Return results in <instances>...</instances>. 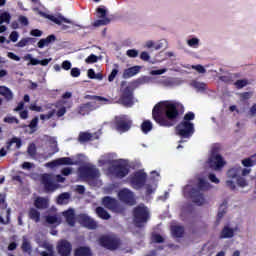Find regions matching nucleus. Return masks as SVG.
<instances>
[{"instance_id": "f257e3e1", "label": "nucleus", "mask_w": 256, "mask_h": 256, "mask_svg": "<svg viewBox=\"0 0 256 256\" xmlns=\"http://www.w3.org/2000/svg\"><path fill=\"white\" fill-rule=\"evenodd\" d=\"M185 111L183 104L166 100L156 104L152 110V119L160 127H175L179 116Z\"/></svg>"}, {"instance_id": "f03ea898", "label": "nucleus", "mask_w": 256, "mask_h": 256, "mask_svg": "<svg viewBox=\"0 0 256 256\" xmlns=\"http://www.w3.org/2000/svg\"><path fill=\"white\" fill-rule=\"evenodd\" d=\"M85 99H89L93 102L80 104V106L78 107V113L83 117H85V115H89L90 113H92V111H97L100 105H109V103H111V100L109 98L97 95H86Z\"/></svg>"}, {"instance_id": "7ed1b4c3", "label": "nucleus", "mask_w": 256, "mask_h": 256, "mask_svg": "<svg viewBox=\"0 0 256 256\" xmlns=\"http://www.w3.org/2000/svg\"><path fill=\"white\" fill-rule=\"evenodd\" d=\"M207 187L208 184L203 179H200L198 188H195L191 185H186L183 189L184 197H189L192 199L193 203L201 207V205H205V196H203L201 191H205Z\"/></svg>"}, {"instance_id": "20e7f679", "label": "nucleus", "mask_w": 256, "mask_h": 256, "mask_svg": "<svg viewBox=\"0 0 256 256\" xmlns=\"http://www.w3.org/2000/svg\"><path fill=\"white\" fill-rule=\"evenodd\" d=\"M132 215L134 224L139 228L143 227V224L147 223V221H149V219L151 218L149 208H147V206H145L144 204H140L134 207Z\"/></svg>"}, {"instance_id": "39448f33", "label": "nucleus", "mask_w": 256, "mask_h": 256, "mask_svg": "<svg viewBox=\"0 0 256 256\" xmlns=\"http://www.w3.org/2000/svg\"><path fill=\"white\" fill-rule=\"evenodd\" d=\"M99 244L108 251H117L121 247V238L115 234H105L99 237Z\"/></svg>"}, {"instance_id": "423d86ee", "label": "nucleus", "mask_w": 256, "mask_h": 256, "mask_svg": "<svg viewBox=\"0 0 256 256\" xmlns=\"http://www.w3.org/2000/svg\"><path fill=\"white\" fill-rule=\"evenodd\" d=\"M102 204L106 209H109V211H112V213H119L120 215H125L127 208L117 199L111 197V196H106L102 199Z\"/></svg>"}, {"instance_id": "0eeeda50", "label": "nucleus", "mask_w": 256, "mask_h": 256, "mask_svg": "<svg viewBox=\"0 0 256 256\" xmlns=\"http://www.w3.org/2000/svg\"><path fill=\"white\" fill-rule=\"evenodd\" d=\"M129 183L132 189H143V187H145V183H147V173L143 172V170L134 172L129 177Z\"/></svg>"}, {"instance_id": "6e6552de", "label": "nucleus", "mask_w": 256, "mask_h": 256, "mask_svg": "<svg viewBox=\"0 0 256 256\" xmlns=\"http://www.w3.org/2000/svg\"><path fill=\"white\" fill-rule=\"evenodd\" d=\"M207 163L210 169H214V171H219L225 167V160H223V156L219 154V150L217 148L212 149Z\"/></svg>"}, {"instance_id": "1a4fd4ad", "label": "nucleus", "mask_w": 256, "mask_h": 256, "mask_svg": "<svg viewBox=\"0 0 256 256\" xmlns=\"http://www.w3.org/2000/svg\"><path fill=\"white\" fill-rule=\"evenodd\" d=\"M112 165L108 168L109 173L116 177V179H125L129 175V166L127 164L117 163L112 161Z\"/></svg>"}, {"instance_id": "9d476101", "label": "nucleus", "mask_w": 256, "mask_h": 256, "mask_svg": "<svg viewBox=\"0 0 256 256\" xmlns=\"http://www.w3.org/2000/svg\"><path fill=\"white\" fill-rule=\"evenodd\" d=\"M176 133L182 139H189L195 133V124L182 121L176 126Z\"/></svg>"}, {"instance_id": "9b49d317", "label": "nucleus", "mask_w": 256, "mask_h": 256, "mask_svg": "<svg viewBox=\"0 0 256 256\" xmlns=\"http://www.w3.org/2000/svg\"><path fill=\"white\" fill-rule=\"evenodd\" d=\"M132 125L133 121L125 115L116 116L114 119V127L118 133H127Z\"/></svg>"}, {"instance_id": "f8f14e48", "label": "nucleus", "mask_w": 256, "mask_h": 256, "mask_svg": "<svg viewBox=\"0 0 256 256\" xmlns=\"http://www.w3.org/2000/svg\"><path fill=\"white\" fill-rule=\"evenodd\" d=\"M40 181L43 184L46 193H54L59 189V184L55 182L53 174L44 173L40 177Z\"/></svg>"}, {"instance_id": "ddd939ff", "label": "nucleus", "mask_w": 256, "mask_h": 256, "mask_svg": "<svg viewBox=\"0 0 256 256\" xmlns=\"http://www.w3.org/2000/svg\"><path fill=\"white\" fill-rule=\"evenodd\" d=\"M80 177L82 179H87L88 181H91L93 179L99 178L101 175L99 173V169H97L95 166H84L79 169Z\"/></svg>"}, {"instance_id": "4468645a", "label": "nucleus", "mask_w": 256, "mask_h": 256, "mask_svg": "<svg viewBox=\"0 0 256 256\" xmlns=\"http://www.w3.org/2000/svg\"><path fill=\"white\" fill-rule=\"evenodd\" d=\"M118 197L122 203H125L126 205L133 206L135 203H137V200H135V193L133 191L129 190V188H123L118 192Z\"/></svg>"}, {"instance_id": "2eb2a0df", "label": "nucleus", "mask_w": 256, "mask_h": 256, "mask_svg": "<svg viewBox=\"0 0 256 256\" xmlns=\"http://www.w3.org/2000/svg\"><path fill=\"white\" fill-rule=\"evenodd\" d=\"M120 105L124 107H132L133 105V89L129 86L122 90V94L119 98Z\"/></svg>"}, {"instance_id": "dca6fc26", "label": "nucleus", "mask_w": 256, "mask_h": 256, "mask_svg": "<svg viewBox=\"0 0 256 256\" xmlns=\"http://www.w3.org/2000/svg\"><path fill=\"white\" fill-rule=\"evenodd\" d=\"M56 249L58 251V255L69 256L71 255V251H73V245L68 240L62 239L57 243Z\"/></svg>"}, {"instance_id": "f3484780", "label": "nucleus", "mask_w": 256, "mask_h": 256, "mask_svg": "<svg viewBox=\"0 0 256 256\" xmlns=\"http://www.w3.org/2000/svg\"><path fill=\"white\" fill-rule=\"evenodd\" d=\"M96 13L98 14V17H100V19L94 21L93 27H101L103 25H109L111 23V19L107 17V10L105 8L98 7L96 9Z\"/></svg>"}, {"instance_id": "a211bd4d", "label": "nucleus", "mask_w": 256, "mask_h": 256, "mask_svg": "<svg viewBox=\"0 0 256 256\" xmlns=\"http://www.w3.org/2000/svg\"><path fill=\"white\" fill-rule=\"evenodd\" d=\"M39 15L41 17H44V19H49V21H52L56 25H62V23H69V24L73 23L71 20L65 18L64 16L55 17L54 15L47 14L43 11H39Z\"/></svg>"}, {"instance_id": "6ab92c4d", "label": "nucleus", "mask_w": 256, "mask_h": 256, "mask_svg": "<svg viewBox=\"0 0 256 256\" xmlns=\"http://www.w3.org/2000/svg\"><path fill=\"white\" fill-rule=\"evenodd\" d=\"M79 223L86 229H97V222L85 214L79 216Z\"/></svg>"}, {"instance_id": "aec40b11", "label": "nucleus", "mask_w": 256, "mask_h": 256, "mask_svg": "<svg viewBox=\"0 0 256 256\" xmlns=\"http://www.w3.org/2000/svg\"><path fill=\"white\" fill-rule=\"evenodd\" d=\"M63 217L66 219V223L70 227H75V210L73 208H70L62 213Z\"/></svg>"}, {"instance_id": "412c9836", "label": "nucleus", "mask_w": 256, "mask_h": 256, "mask_svg": "<svg viewBox=\"0 0 256 256\" xmlns=\"http://www.w3.org/2000/svg\"><path fill=\"white\" fill-rule=\"evenodd\" d=\"M139 71H141V66H133L128 69H125L123 73V78L131 79V77H135V75H137Z\"/></svg>"}, {"instance_id": "4be33fe9", "label": "nucleus", "mask_w": 256, "mask_h": 256, "mask_svg": "<svg viewBox=\"0 0 256 256\" xmlns=\"http://www.w3.org/2000/svg\"><path fill=\"white\" fill-rule=\"evenodd\" d=\"M54 41H57V37L55 34L49 35L47 38H42L37 43L39 49H43L44 47H47L50 43H54Z\"/></svg>"}, {"instance_id": "5701e85b", "label": "nucleus", "mask_w": 256, "mask_h": 256, "mask_svg": "<svg viewBox=\"0 0 256 256\" xmlns=\"http://www.w3.org/2000/svg\"><path fill=\"white\" fill-rule=\"evenodd\" d=\"M239 177H241V166L240 165H236L227 171L228 179H237Z\"/></svg>"}, {"instance_id": "b1692460", "label": "nucleus", "mask_w": 256, "mask_h": 256, "mask_svg": "<svg viewBox=\"0 0 256 256\" xmlns=\"http://www.w3.org/2000/svg\"><path fill=\"white\" fill-rule=\"evenodd\" d=\"M235 235V230L230 228L229 226H224L222 231L220 232L219 239H231Z\"/></svg>"}, {"instance_id": "393cba45", "label": "nucleus", "mask_w": 256, "mask_h": 256, "mask_svg": "<svg viewBox=\"0 0 256 256\" xmlns=\"http://www.w3.org/2000/svg\"><path fill=\"white\" fill-rule=\"evenodd\" d=\"M74 256H93L91 248L87 246H80L75 249Z\"/></svg>"}, {"instance_id": "a878e982", "label": "nucleus", "mask_w": 256, "mask_h": 256, "mask_svg": "<svg viewBox=\"0 0 256 256\" xmlns=\"http://www.w3.org/2000/svg\"><path fill=\"white\" fill-rule=\"evenodd\" d=\"M21 250L28 255H31V253H33V246H31V242H29L27 236H23L22 238Z\"/></svg>"}, {"instance_id": "bb28decb", "label": "nucleus", "mask_w": 256, "mask_h": 256, "mask_svg": "<svg viewBox=\"0 0 256 256\" xmlns=\"http://www.w3.org/2000/svg\"><path fill=\"white\" fill-rule=\"evenodd\" d=\"M36 209H47L49 207V201L43 197H37L34 201Z\"/></svg>"}, {"instance_id": "cd10ccee", "label": "nucleus", "mask_w": 256, "mask_h": 256, "mask_svg": "<svg viewBox=\"0 0 256 256\" xmlns=\"http://www.w3.org/2000/svg\"><path fill=\"white\" fill-rule=\"evenodd\" d=\"M96 215H98V217H100V219H103L104 221H109V219H111V214L101 206H98L96 208Z\"/></svg>"}, {"instance_id": "c85d7f7f", "label": "nucleus", "mask_w": 256, "mask_h": 256, "mask_svg": "<svg viewBox=\"0 0 256 256\" xmlns=\"http://www.w3.org/2000/svg\"><path fill=\"white\" fill-rule=\"evenodd\" d=\"M172 235L177 239H181L185 235V228L183 226H172L171 227Z\"/></svg>"}, {"instance_id": "c756f323", "label": "nucleus", "mask_w": 256, "mask_h": 256, "mask_svg": "<svg viewBox=\"0 0 256 256\" xmlns=\"http://www.w3.org/2000/svg\"><path fill=\"white\" fill-rule=\"evenodd\" d=\"M29 217L35 223H39L41 221V212L35 208H31L29 211Z\"/></svg>"}, {"instance_id": "7c9ffc66", "label": "nucleus", "mask_w": 256, "mask_h": 256, "mask_svg": "<svg viewBox=\"0 0 256 256\" xmlns=\"http://www.w3.org/2000/svg\"><path fill=\"white\" fill-rule=\"evenodd\" d=\"M93 139V134L89 132H80L78 136L79 143H87Z\"/></svg>"}, {"instance_id": "2f4dec72", "label": "nucleus", "mask_w": 256, "mask_h": 256, "mask_svg": "<svg viewBox=\"0 0 256 256\" xmlns=\"http://www.w3.org/2000/svg\"><path fill=\"white\" fill-rule=\"evenodd\" d=\"M0 95L5 97L7 101H11V99H13V93L9 88L5 86H0Z\"/></svg>"}, {"instance_id": "473e14b6", "label": "nucleus", "mask_w": 256, "mask_h": 256, "mask_svg": "<svg viewBox=\"0 0 256 256\" xmlns=\"http://www.w3.org/2000/svg\"><path fill=\"white\" fill-rule=\"evenodd\" d=\"M46 223L48 225H61V218L57 215H48L46 216Z\"/></svg>"}, {"instance_id": "72a5a7b5", "label": "nucleus", "mask_w": 256, "mask_h": 256, "mask_svg": "<svg viewBox=\"0 0 256 256\" xmlns=\"http://www.w3.org/2000/svg\"><path fill=\"white\" fill-rule=\"evenodd\" d=\"M225 213H227V202H223L220 205L218 214H217V222L219 223V221H221V219H223V217L225 216Z\"/></svg>"}, {"instance_id": "f704fd0d", "label": "nucleus", "mask_w": 256, "mask_h": 256, "mask_svg": "<svg viewBox=\"0 0 256 256\" xmlns=\"http://www.w3.org/2000/svg\"><path fill=\"white\" fill-rule=\"evenodd\" d=\"M70 197L71 194H69V192H64L60 194L57 198L58 205H65V203H67L66 201H69Z\"/></svg>"}, {"instance_id": "c9c22d12", "label": "nucleus", "mask_w": 256, "mask_h": 256, "mask_svg": "<svg viewBox=\"0 0 256 256\" xmlns=\"http://www.w3.org/2000/svg\"><path fill=\"white\" fill-rule=\"evenodd\" d=\"M35 41H37V39L31 37L23 38L17 43V47H26V45H29V43H35Z\"/></svg>"}, {"instance_id": "e433bc0d", "label": "nucleus", "mask_w": 256, "mask_h": 256, "mask_svg": "<svg viewBox=\"0 0 256 256\" xmlns=\"http://www.w3.org/2000/svg\"><path fill=\"white\" fill-rule=\"evenodd\" d=\"M141 129L142 131L147 134L149 133V131H151L153 129V123H151V121L149 120H145L142 124H141Z\"/></svg>"}, {"instance_id": "4c0bfd02", "label": "nucleus", "mask_w": 256, "mask_h": 256, "mask_svg": "<svg viewBox=\"0 0 256 256\" xmlns=\"http://www.w3.org/2000/svg\"><path fill=\"white\" fill-rule=\"evenodd\" d=\"M192 87H194V89L197 91H205L207 89V84L199 81H193Z\"/></svg>"}, {"instance_id": "58836bf2", "label": "nucleus", "mask_w": 256, "mask_h": 256, "mask_svg": "<svg viewBox=\"0 0 256 256\" xmlns=\"http://www.w3.org/2000/svg\"><path fill=\"white\" fill-rule=\"evenodd\" d=\"M3 23H11V14L9 12H3L0 15V25H3Z\"/></svg>"}, {"instance_id": "ea45409f", "label": "nucleus", "mask_w": 256, "mask_h": 256, "mask_svg": "<svg viewBox=\"0 0 256 256\" xmlns=\"http://www.w3.org/2000/svg\"><path fill=\"white\" fill-rule=\"evenodd\" d=\"M58 163L59 165H75V162L70 157L58 158Z\"/></svg>"}, {"instance_id": "a19ab883", "label": "nucleus", "mask_w": 256, "mask_h": 256, "mask_svg": "<svg viewBox=\"0 0 256 256\" xmlns=\"http://www.w3.org/2000/svg\"><path fill=\"white\" fill-rule=\"evenodd\" d=\"M37 125H39V117L36 116L31 120L30 124L28 125L32 133H35V131H37Z\"/></svg>"}, {"instance_id": "79ce46f5", "label": "nucleus", "mask_w": 256, "mask_h": 256, "mask_svg": "<svg viewBox=\"0 0 256 256\" xmlns=\"http://www.w3.org/2000/svg\"><path fill=\"white\" fill-rule=\"evenodd\" d=\"M236 89H243V87H247V85H249V80L247 79H240V80H237L235 83H234Z\"/></svg>"}, {"instance_id": "37998d69", "label": "nucleus", "mask_w": 256, "mask_h": 256, "mask_svg": "<svg viewBox=\"0 0 256 256\" xmlns=\"http://www.w3.org/2000/svg\"><path fill=\"white\" fill-rule=\"evenodd\" d=\"M11 221V208H8L6 211V220L3 219V217L0 216V223L2 225H9V222Z\"/></svg>"}, {"instance_id": "c03bdc74", "label": "nucleus", "mask_w": 256, "mask_h": 256, "mask_svg": "<svg viewBox=\"0 0 256 256\" xmlns=\"http://www.w3.org/2000/svg\"><path fill=\"white\" fill-rule=\"evenodd\" d=\"M243 167H255L256 161L251 158H246L242 160Z\"/></svg>"}, {"instance_id": "a18cd8bd", "label": "nucleus", "mask_w": 256, "mask_h": 256, "mask_svg": "<svg viewBox=\"0 0 256 256\" xmlns=\"http://www.w3.org/2000/svg\"><path fill=\"white\" fill-rule=\"evenodd\" d=\"M97 61H99V57H97V55L95 54H91L85 59V63H87L88 65H91L92 63H97Z\"/></svg>"}, {"instance_id": "49530a36", "label": "nucleus", "mask_w": 256, "mask_h": 256, "mask_svg": "<svg viewBox=\"0 0 256 256\" xmlns=\"http://www.w3.org/2000/svg\"><path fill=\"white\" fill-rule=\"evenodd\" d=\"M46 249L47 251L49 252H46V251H42L40 253L41 256H55V252H53V246L52 245H47L46 246Z\"/></svg>"}, {"instance_id": "de8ad7c7", "label": "nucleus", "mask_w": 256, "mask_h": 256, "mask_svg": "<svg viewBox=\"0 0 256 256\" xmlns=\"http://www.w3.org/2000/svg\"><path fill=\"white\" fill-rule=\"evenodd\" d=\"M195 120V113L193 112H188L184 115V119L182 121L186 123H191V121Z\"/></svg>"}, {"instance_id": "09e8293b", "label": "nucleus", "mask_w": 256, "mask_h": 256, "mask_svg": "<svg viewBox=\"0 0 256 256\" xmlns=\"http://www.w3.org/2000/svg\"><path fill=\"white\" fill-rule=\"evenodd\" d=\"M236 183H237L238 187H247V185H249L247 180L244 177H242V176H239L236 179Z\"/></svg>"}, {"instance_id": "8fccbe9b", "label": "nucleus", "mask_w": 256, "mask_h": 256, "mask_svg": "<svg viewBox=\"0 0 256 256\" xmlns=\"http://www.w3.org/2000/svg\"><path fill=\"white\" fill-rule=\"evenodd\" d=\"M219 79L222 83H233V75L231 74L220 76Z\"/></svg>"}, {"instance_id": "3c124183", "label": "nucleus", "mask_w": 256, "mask_h": 256, "mask_svg": "<svg viewBox=\"0 0 256 256\" xmlns=\"http://www.w3.org/2000/svg\"><path fill=\"white\" fill-rule=\"evenodd\" d=\"M4 123H16V125H19V119H17L15 116H8L4 118Z\"/></svg>"}, {"instance_id": "603ef678", "label": "nucleus", "mask_w": 256, "mask_h": 256, "mask_svg": "<svg viewBox=\"0 0 256 256\" xmlns=\"http://www.w3.org/2000/svg\"><path fill=\"white\" fill-rule=\"evenodd\" d=\"M152 241L154 243H164L165 239L163 238V236H161V234H153Z\"/></svg>"}, {"instance_id": "864d4df0", "label": "nucleus", "mask_w": 256, "mask_h": 256, "mask_svg": "<svg viewBox=\"0 0 256 256\" xmlns=\"http://www.w3.org/2000/svg\"><path fill=\"white\" fill-rule=\"evenodd\" d=\"M126 55L132 59H135V57H139V51L136 49H129L126 52Z\"/></svg>"}, {"instance_id": "5fc2aeb1", "label": "nucleus", "mask_w": 256, "mask_h": 256, "mask_svg": "<svg viewBox=\"0 0 256 256\" xmlns=\"http://www.w3.org/2000/svg\"><path fill=\"white\" fill-rule=\"evenodd\" d=\"M119 73V70L117 68H114L110 75L108 76V81L111 83L113 81H115V77H117V74Z\"/></svg>"}, {"instance_id": "6e6d98bb", "label": "nucleus", "mask_w": 256, "mask_h": 256, "mask_svg": "<svg viewBox=\"0 0 256 256\" xmlns=\"http://www.w3.org/2000/svg\"><path fill=\"white\" fill-rule=\"evenodd\" d=\"M53 115H55V110H51L50 112H48V114H41L40 119L42 121H45L46 119H51V117H53Z\"/></svg>"}, {"instance_id": "4d7b16f0", "label": "nucleus", "mask_w": 256, "mask_h": 256, "mask_svg": "<svg viewBox=\"0 0 256 256\" xmlns=\"http://www.w3.org/2000/svg\"><path fill=\"white\" fill-rule=\"evenodd\" d=\"M192 69H195L198 73H207V70L201 64L192 66Z\"/></svg>"}, {"instance_id": "13d9d810", "label": "nucleus", "mask_w": 256, "mask_h": 256, "mask_svg": "<svg viewBox=\"0 0 256 256\" xmlns=\"http://www.w3.org/2000/svg\"><path fill=\"white\" fill-rule=\"evenodd\" d=\"M70 75H71V77H79L81 75V70L77 67L72 68Z\"/></svg>"}, {"instance_id": "bf43d9fd", "label": "nucleus", "mask_w": 256, "mask_h": 256, "mask_svg": "<svg viewBox=\"0 0 256 256\" xmlns=\"http://www.w3.org/2000/svg\"><path fill=\"white\" fill-rule=\"evenodd\" d=\"M46 167H50V169H55V167H59V160L56 159L54 161L46 163Z\"/></svg>"}, {"instance_id": "052dcab7", "label": "nucleus", "mask_w": 256, "mask_h": 256, "mask_svg": "<svg viewBox=\"0 0 256 256\" xmlns=\"http://www.w3.org/2000/svg\"><path fill=\"white\" fill-rule=\"evenodd\" d=\"M17 39H19V33L17 31L11 32L10 41H12V43H17Z\"/></svg>"}, {"instance_id": "680f3d73", "label": "nucleus", "mask_w": 256, "mask_h": 256, "mask_svg": "<svg viewBox=\"0 0 256 256\" xmlns=\"http://www.w3.org/2000/svg\"><path fill=\"white\" fill-rule=\"evenodd\" d=\"M18 21L19 23H21V25H24L25 27L29 25V19H27V17L25 16H19Z\"/></svg>"}, {"instance_id": "e2e57ef3", "label": "nucleus", "mask_w": 256, "mask_h": 256, "mask_svg": "<svg viewBox=\"0 0 256 256\" xmlns=\"http://www.w3.org/2000/svg\"><path fill=\"white\" fill-rule=\"evenodd\" d=\"M30 35H32V37H41V35H43V31L39 29H33L31 30Z\"/></svg>"}, {"instance_id": "0e129e2a", "label": "nucleus", "mask_w": 256, "mask_h": 256, "mask_svg": "<svg viewBox=\"0 0 256 256\" xmlns=\"http://www.w3.org/2000/svg\"><path fill=\"white\" fill-rule=\"evenodd\" d=\"M189 47H196V45H199V39L197 38H191L188 40Z\"/></svg>"}, {"instance_id": "69168bd1", "label": "nucleus", "mask_w": 256, "mask_h": 256, "mask_svg": "<svg viewBox=\"0 0 256 256\" xmlns=\"http://www.w3.org/2000/svg\"><path fill=\"white\" fill-rule=\"evenodd\" d=\"M62 69H64V71H69V69H71V61L69 60L63 61Z\"/></svg>"}, {"instance_id": "338daca9", "label": "nucleus", "mask_w": 256, "mask_h": 256, "mask_svg": "<svg viewBox=\"0 0 256 256\" xmlns=\"http://www.w3.org/2000/svg\"><path fill=\"white\" fill-rule=\"evenodd\" d=\"M140 59L142 61H149V59H151V56L147 52L144 51L140 54Z\"/></svg>"}, {"instance_id": "774afa93", "label": "nucleus", "mask_w": 256, "mask_h": 256, "mask_svg": "<svg viewBox=\"0 0 256 256\" xmlns=\"http://www.w3.org/2000/svg\"><path fill=\"white\" fill-rule=\"evenodd\" d=\"M249 115L250 117H256V103L253 104L252 107H250Z\"/></svg>"}]
</instances>
